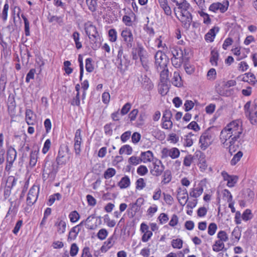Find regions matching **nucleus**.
<instances>
[{"label":"nucleus","mask_w":257,"mask_h":257,"mask_svg":"<svg viewBox=\"0 0 257 257\" xmlns=\"http://www.w3.org/2000/svg\"><path fill=\"white\" fill-rule=\"evenodd\" d=\"M55 226H57V231L59 234H63L65 232L66 228V223L63 220L55 223Z\"/></svg>","instance_id":"393cba45"},{"label":"nucleus","mask_w":257,"mask_h":257,"mask_svg":"<svg viewBox=\"0 0 257 257\" xmlns=\"http://www.w3.org/2000/svg\"><path fill=\"white\" fill-rule=\"evenodd\" d=\"M109 41L114 42L117 40V32L114 29H111L108 31Z\"/></svg>","instance_id":"79ce46f5"},{"label":"nucleus","mask_w":257,"mask_h":257,"mask_svg":"<svg viewBox=\"0 0 257 257\" xmlns=\"http://www.w3.org/2000/svg\"><path fill=\"white\" fill-rule=\"evenodd\" d=\"M187 128L189 129L193 130L195 132H198L200 130V127L198 124V123L195 121H193L191 122L187 126Z\"/></svg>","instance_id":"4d7b16f0"},{"label":"nucleus","mask_w":257,"mask_h":257,"mask_svg":"<svg viewBox=\"0 0 257 257\" xmlns=\"http://www.w3.org/2000/svg\"><path fill=\"white\" fill-rule=\"evenodd\" d=\"M142 162V159L141 157H138L135 156L131 157L128 160V162L130 165L136 166Z\"/></svg>","instance_id":"e433bc0d"},{"label":"nucleus","mask_w":257,"mask_h":257,"mask_svg":"<svg viewBox=\"0 0 257 257\" xmlns=\"http://www.w3.org/2000/svg\"><path fill=\"white\" fill-rule=\"evenodd\" d=\"M130 179L127 176L123 177L117 184L120 189L126 188L130 186Z\"/></svg>","instance_id":"a211bd4d"},{"label":"nucleus","mask_w":257,"mask_h":257,"mask_svg":"<svg viewBox=\"0 0 257 257\" xmlns=\"http://www.w3.org/2000/svg\"><path fill=\"white\" fill-rule=\"evenodd\" d=\"M35 73V69H31L30 70L29 72L27 73L26 77V82L27 83H29L30 81V79H33L34 78V75Z\"/></svg>","instance_id":"0e129e2a"},{"label":"nucleus","mask_w":257,"mask_h":257,"mask_svg":"<svg viewBox=\"0 0 257 257\" xmlns=\"http://www.w3.org/2000/svg\"><path fill=\"white\" fill-rule=\"evenodd\" d=\"M7 162L14 161L16 158L17 152L14 148L10 149L7 151Z\"/></svg>","instance_id":"5701e85b"},{"label":"nucleus","mask_w":257,"mask_h":257,"mask_svg":"<svg viewBox=\"0 0 257 257\" xmlns=\"http://www.w3.org/2000/svg\"><path fill=\"white\" fill-rule=\"evenodd\" d=\"M69 217L71 222H75L78 221L80 218V215L77 211H73L70 213Z\"/></svg>","instance_id":"a19ab883"},{"label":"nucleus","mask_w":257,"mask_h":257,"mask_svg":"<svg viewBox=\"0 0 257 257\" xmlns=\"http://www.w3.org/2000/svg\"><path fill=\"white\" fill-rule=\"evenodd\" d=\"M91 45V47L93 50H96L100 46V38L98 36L96 38L90 36L89 37Z\"/></svg>","instance_id":"6ab92c4d"},{"label":"nucleus","mask_w":257,"mask_h":257,"mask_svg":"<svg viewBox=\"0 0 257 257\" xmlns=\"http://www.w3.org/2000/svg\"><path fill=\"white\" fill-rule=\"evenodd\" d=\"M172 179V173L170 170H166L164 172L163 175V180L162 183L163 184H167L169 183Z\"/></svg>","instance_id":"4be33fe9"},{"label":"nucleus","mask_w":257,"mask_h":257,"mask_svg":"<svg viewBox=\"0 0 257 257\" xmlns=\"http://www.w3.org/2000/svg\"><path fill=\"white\" fill-rule=\"evenodd\" d=\"M121 36L123 38V41L126 43V47L130 49L133 46V36L130 30L125 29L122 30Z\"/></svg>","instance_id":"423d86ee"},{"label":"nucleus","mask_w":257,"mask_h":257,"mask_svg":"<svg viewBox=\"0 0 257 257\" xmlns=\"http://www.w3.org/2000/svg\"><path fill=\"white\" fill-rule=\"evenodd\" d=\"M195 159V156H192L191 155H188L186 156L184 159L183 164L186 167L190 166L193 160Z\"/></svg>","instance_id":"c03bdc74"},{"label":"nucleus","mask_w":257,"mask_h":257,"mask_svg":"<svg viewBox=\"0 0 257 257\" xmlns=\"http://www.w3.org/2000/svg\"><path fill=\"white\" fill-rule=\"evenodd\" d=\"M39 188L33 186L29 190L27 198V204L31 206L36 201L39 194Z\"/></svg>","instance_id":"20e7f679"},{"label":"nucleus","mask_w":257,"mask_h":257,"mask_svg":"<svg viewBox=\"0 0 257 257\" xmlns=\"http://www.w3.org/2000/svg\"><path fill=\"white\" fill-rule=\"evenodd\" d=\"M131 132L130 131L123 133L120 136V140L123 143L126 142L131 137Z\"/></svg>","instance_id":"774afa93"},{"label":"nucleus","mask_w":257,"mask_h":257,"mask_svg":"<svg viewBox=\"0 0 257 257\" xmlns=\"http://www.w3.org/2000/svg\"><path fill=\"white\" fill-rule=\"evenodd\" d=\"M97 1L98 0H86L88 9L91 12H94L96 11L97 7Z\"/></svg>","instance_id":"c85d7f7f"},{"label":"nucleus","mask_w":257,"mask_h":257,"mask_svg":"<svg viewBox=\"0 0 257 257\" xmlns=\"http://www.w3.org/2000/svg\"><path fill=\"white\" fill-rule=\"evenodd\" d=\"M185 18V19L184 20V18L182 17L181 22L183 27L186 30H188L190 28L191 22L192 21V16H190V17Z\"/></svg>","instance_id":"4c0bfd02"},{"label":"nucleus","mask_w":257,"mask_h":257,"mask_svg":"<svg viewBox=\"0 0 257 257\" xmlns=\"http://www.w3.org/2000/svg\"><path fill=\"white\" fill-rule=\"evenodd\" d=\"M194 106V103L192 100H187L184 103L185 111L188 112L191 110Z\"/></svg>","instance_id":"13d9d810"},{"label":"nucleus","mask_w":257,"mask_h":257,"mask_svg":"<svg viewBox=\"0 0 257 257\" xmlns=\"http://www.w3.org/2000/svg\"><path fill=\"white\" fill-rule=\"evenodd\" d=\"M9 8V6L8 2H7L4 5L2 12V19L4 22H5L7 20Z\"/></svg>","instance_id":"864d4df0"},{"label":"nucleus","mask_w":257,"mask_h":257,"mask_svg":"<svg viewBox=\"0 0 257 257\" xmlns=\"http://www.w3.org/2000/svg\"><path fill=\"white\" fill-rule=\"evenodd\" d=\"M131 108V104L129 102L125 103L122 107L120 114L122 115H125L128 113Z\"/></svg>","instance_id":"052dcab7"},{"label":"nucleus","mask_w":257,"mask_h":257,"mask_svg":"<svg viewBox=\"0 0 257 257\" xmlns=\"http://www.w3.org/2000/svg\"><path fill=\"white\" fill-rule=\"evenodd\" d=\"M142 162L144 163L151 162L153 158V154L151 151H148L145 152H142L141 154Z\"/></svg>","instance_id":"412c9836"},{"label":"nucleus","mask_w":257,"mask_h":257,"mask_svg":"<svg viewBox=\"0 0 257 257\" xmlns=\"http://www.w3.org/2000/svg\"><path fill=\"white\" fill-rule=\"evenodd\" d=\"M241 217L244 221H248L251 219L252 217V215L251 210L249 209H246L243 212Z\"/></svg>","instance_id":"37998d69"},{"label":"nucleus","mask_w":257,"mask_h":257,"mask_svg":"<svg viewBox=\"0 0 257 257\" xmlns=\"http://www.w3.org/2000/svg\"><path fill=\"white\" fill-rule=\"evenodd\" d=\"M72 38L75 42L76 48L77 49H81L82 46L81 43L79 41L80 34L77 31H75L72 34Z\"/></svg>","instance_id":"a878e982"},{"label":"nucleus","mask_w":257,"mask_h":257,"mask_svg":"<svg viewBox=\"0 0 257 257\" xmlns=\"http://www.w3.org/2000/svg\"><path fill=\"white\" fill-rule=\"evenodd\" d=\"M153 169L150 170L151 174L154 176H159L163 173L165 169L164 165L160 160L153 164Z\"/></svg>","instance_id":"0eeeda50"},{"label":"nucleus","mask_w":257,"mask_h":257,"mask_svg":"<svg viewBox=\"0 0 257 257\" xmlns=\"http://www.w3.org/2000/svg\"><path fill=\"white\" fill-rule=\"evenodd\" d=\"M221 175L224 180L227 181V185L229 187H233L238 180V177L236 176L230 175L225 171L221 172Z\"/></svg>","instance_id":"6e6552de"},{"label":"nucleus","mask_w":257,"mask_h":257,"mask_svg":"<svg viewBox=\"0 0 257 257\" xmlns=\"http://www.w3.org/2000/svg\"><path fill=\"white\" fill-rule=\"evenodd\" d=\"M21 17L24 20L25 34L26 36H29L30 35V23L24 14H22Z\"/></svg>","instance_id":"bb28decb"},{"label":"nucleus","mask_w":257,"mask_h":257,"mask_svg":"<svg viewBox=\"0 0 257 257\" xmlns=\"http://www.w3.org/2000/svg\"><path fill=\"white\" fill-rule=\"evenodd\" d=\"M79 250V248L75 243H73L71 244L70 247V254L71 256H75Z\"/></svg>","instance_id":"6e6d98bb"},{"label":"nucleus","mask_w":257,"mask_h":257,"mask_svg":"<svg viewBox=\"0 0 257 257\" xmlns=\"http://www.w3.org/2000/svg\"><path fill=\"white\" fill-rule=\"evenodd\" d=\"M13 20L14 24L13 25L11 22L9 23V24L6 27V29L10 33V36H11L12 34L14 32L17 27L16 24V18L15 16L13 17Z\"/></svg>","instance_id":"ea45409f"},{"label":"nucleus","mask_w":257,"mask_h":257,"mask_svg":"<svg viewBox=\"0 0 257 257\" xmlns=\"http://www.w3.org/2000/svg\"><path fill=\"white\" fill-rule=\"evenodd\" d=\"M218 27H213L205 35V39L207 42H212L214 41V39L216 36L217 32L219 31Z\"/></svg>","instance_id":"f8f14e48"},{"label":"nucleus","mask_w":257,"mask_h":257,"mask_svg":"<svg viewBox=\"0 0 257 257\" xmlns=\"http://www.w3.org/2000/svg\"><path fill=\"white\" fill-rule=\"evenodd\" d=\"M155 64H167V56L161 51H158L155 56Z\"/></svg>","instance_id":"9b49d317"},{"label":"nucleus","mask_w":257,"mask_h":257,"mask_svg":"<svg viewBox=\"0 0 257 257\" xmlns=\"http://www.w3.org/2000/svg\"><path fill=\"white\" fill-rule=\"evenodd\" d=\"M107 235L108 231L107 230L104 228H102L98 231L97 234V236L100 240H102L106 238Z\"/></svg>","instance_id":"49530a36"},{"label":"nucleus","mask_w":257,"mask_h":257,"mask_svg":"<svg viewBox=\"0 0 257 257\" xmlns=\"http://www.w3.org/2000/svg\"><path fill=\"white\" fill-rule=\"evenodd\" d=\"M220 137L221 141H223V140H224V142L223 143L224 146H227L228 144H230V141L232 139L231 132H229L225 128L221 132Z\"/></svg>","instance_id":"9d476101"},{"label":"nucleus","mask_w":257,"mask_h":257,"mask_svg":"<svg viewBox=\"0 0 257 257\" xmlns=\"http://www.w3.org/2000/svg\"><path fill=\"white\" fill-rule=\"evenodd\" d=\"M183 241L181 239H173L172 241V245L174 248L180 249L182 247Z\"/></svg>","instance_id":"603ef678"},{"label":"nucleus","mask_w":257,"mask_h":257,"mask_svg":"<svg viewBox=\"0 0 257 257\" xmlns=\"http://www.w3.org/2000/svg\"><path fill=\"white\" fill-rule=\"evenodd\" d=\"M122 54L123 49L121 47L119 48L118 52L117 59L120 60L119 64H122V63H124V64H126L127 63H128L127 60L126 58V56L123 55Z\"/></svg>","instance_id":"c9c22d12"},{"label":"nucleus","mask_w":257,"mask_h":257,"mask_svg":"<svg viewBox=\"0 0 257 257\" xmlns=\"http://www.w3.org/2000/svg\"><path fill=\"white\" fill-rule=\"evenodd\" d=\"M141 138V135L138 132H135L132 136V141L134 144H137L139 142Z\"/></svg>","instance_id":"69168bd1"},{"label":"nucleus","mask_w":257,"mask_h":257,"mask_svg":"<svg viewBox=\"0 0 257 257\" xmlns=\"http://www.w3.org/2000/svg\"><path fill=\"white\" fill-rule=\"evenodd\" d=\"M39 153V150L32 151L30 155V162L29 164L31 167H34L37 162L38 154Z\"/></svg>","instance_id":"aec40b11"},{"label":"nucleus","mask_w":257,"mask_h":257,"mask_svg":"<svg viewBox=\"0 0 257 257\" xmlns=\"http://www.w3.org/2000/svg\"><path fill=\"white\" fill-rule=\"evenodd\" d=\"M69 151V149L68 146H60L58 155L56 158V164H55V162H52L51 168L49 169L48 172H47V169L45 170L48 176L51 175L55 176L58 172L59 166L66 164L68 159L66 156V154L68 153Z\"/></svg>","instance_id":"f257e3e1"},{"label":"nucleus","mask_w":257,"mask_h":257,"mask_svg":"<svg viewBox=\"0 0 257 257\" xmlns=\"http://www.w3.org/2000/svg\"><path fill=\"white\" fill-rule=\"evenodd\" d=\"M170 157L172 159H176L180 156V151L178 149L176 148H173L170 149Z\"/></svg>","instance_id":"3c124183"},{"label":"nucleus","mask_w":257,"mask_h":257,"mask_svg":"<svg viewBox=\"0 0 257 257\" xmlns=\"http://www.w3.org/2000/svg\"><path fill=\"white\" fill-rule=\"evenodd\" d=\"M51 145V141L50 139H47L44 144L42 149V153L44 154H46L50 148Z\"/></svg>","instance_id":"680f3d73"},{"label":"nucleus","mask_w":257,"mask_h":257,"mask_svg":"<svg viewBox=\"0 0 257 257\" xmlns=\"http://www.w3.org/2000/svg\"><path fill=\"white\" fill-rule=\"evenodd\" d=\"M148 172V170L146 166L141 165L137 169V173L141 176H144Z\"/></svg>","instance_id":"bf43d9fd"},{"label":"nucleus","mask_w":257,"mask_h":257,"mask_svg":"<svg viewBox=\"0 0 257 257\" xmlns=\"http://www.w3.org/2000/svg\"><path fill=\"white\" fill-rule=\"evenodd\" d=\"M242 134V129L241 128L235 131L234 132H231V134L232 136V139L230 141L229 147H230L232 145L234 144L235 141L237 140V139L239 138L240 135Z\"/></svg>","instance_id":"b1692460"},{"label":"nucleus","mask_w":257,"mask_h":257,"mask_svg":"<svg viewBox=\"0 0 257 257\" xmlns=\"http://www.w3.org/2000/svg\"><path fill=\"white\" fill-rule=\"evenodd\" d=\"M211 127L208 128L201 136L199 139V143L201 144L200 148L205 150L211 145L212 140V135L210 133Z\"/></svg>","instance_id":"7ed1b4c3"},{"label":"nucleus","mask_w":257,"mask_h":257,"mask_svg":"<svg viewBox=\"0 0 257 257\" xmlns=\"http://www.w3.org/2000/svg\"><path fill=\"white\" fill-rule=\"evenodd\" d=\"M143 201H144L143 198H139L137 200L136 203L132 205V207L131 208V210H132V211H133L135 212V213L133 214V212H131L132 217L134 216V215L135 214V212L138 209V208L140 207L141 206V205L143 204Z\"/></svg>","instance_id":"7c9ffc66"},{"label":"nucleus","mask_w":257,"mask_h":257,"mask_svg":"<svg viewBox=\"0 0 257 257\" xmlns=\"http://www.w3.org/2000/svg\"><path fill=\"white\" fill-rule=\"evenodd\" d=\"M171 85L170 82L160 83L159 85V92L162 96L167 94L170 89Z\"/></svg>","instance_id":"4468645a"},{"label":"nucleus","mask_w":257,"mask_h":257,"mask_svg":"<svg viewBox=\"0 0 257 257\" xmlns=\"http://www.w3.org/2000/svg\"><path fill=\"white\" fill-rule=\"evenodd\" d=\"M177 198L180 205L184 206L188 201V196L187 190L184 188L182 189L181 188L178 189Z\"/></svg>","instance_id":"1a4fd4ad"},{"label":"nucleus","mask_w":257,"mask_h":257,"mask_svg":"<svg viewBox=\"0 0 257 257\" xmlns=\"http://www.w3.org/2000/svg\"><path fill=\"white\" fill-rule=\"evenodd\" d=\"M26 120L27 121V123L29 125H33L34 124L33 123V112L31 109H26Z\"/></svg>","instance_id":"473e14b6"},{"label":"nucleus","mask_w":257,"mask_h":257,"mask_svg":"<svg viewBox=\"0 0 257 257\" xmlns=\"http://www.w3.org/2000/svg\"><path fill=\"white\" fill-rule=\"evenodd\" d=\"M86 34L90 37L91 36L94 38H96L99 36L97 31L96 27L93 25H90L85 28Z\"/></svg>","instance_id":"ddd939ff"},{"label":"nucleus","mask_w":257,"mask_h":257,"mask_svg":"<svg viewBox=\"0 0 257 257\" xmlns=\"http://www.w3.org/2000/svg\"><path fill=\"white\" fill-rule=\"evenodd\" d=\"M136 189L138 190H142L146 186V183L143 178H141L138 179L136 182Z\"/></svg>","instance_id":"09e8293b"},{"label":"nucleus","mask_w":257,"mask_h":257,"mask_svg":"<svg viewBox=\"0 0 257 257\" xmlns=\"http://www.w3.org/2000/svg\"><path fill=\"white\" fill-rule=\"evenodd\" d=\"M198 14L200 15V17L203 18V23L204 24L208 25L211 23V19L208 14L203 12L202 11H199Z\"/></svg>","instance_id":"a18cd8bd"},{"label":"nucleus","mask_w":257,"mask_h":257,"mask_svg":"<svg viewBox=\"0 0 257 257\" xmlns=\"http://www.w3.org/2000/svg\"><path fill=\"white\" fill-rule=\"evenodd\" d=\"M218 53L217 51L213 50L211 52V57L210 58V61L213 64L215 63V64H217V60L218 58Z\"/></svg>","instance_id":"8fccbe9b"},{"label":"nucleus","mask_w":257,"mask_h":257,"mask_svg":"<svg viewBox=\"0 0 257 257\" xmlns=\"http://www.w3.org/2000/svg\"><path fill=\"white\" fill-rule=\"evenodd\" d=\"M53 161H51V159L50 158V155H48L46 158L44 160V165L43 166L44 169H43V172H45L46 174L47 173L45 171V169H47V172H49V170L51 168V166L52 164V163Z\"/></svg>","instance_id":"f704fd0d"},{"label":"nucleus","mask_w":257,"mask_h":257,"mask_svg":"<svg viewBox=\"0 0 257 257\" xmlns=\"http://www.w3.org/2000/svg\"><path fill=\"white\" fill-rule=\"evenodd\" d=\"M115 174L116 171L114 168H109L104 172L103 177L105 179H108L114 176Z\"/></svg>","instance_id":"72a5a7b5"},{"label":"nucleus","mask_w":257,"mask_h":257,"mask_svg":"<svg viewBox=\"0 0 257 257\" xmlns=\"http://www.w3.org/2000/svg\"><path fill=\"white\" fill-rule=\"evenodd\" d=\"M232 235L234 236L235 238L237 239V241L239 240L241 236V231L238 226H236L234 228L232 232Z\"/></svg>","instance_id":"e2e57ef3"},{"label":"nucleus","mask_w":257,"mask_h":257,"mask_svg":"<svg viewBox=\"0 0 257 257\" xmlns=\"http://www.w3.org/2000/svg\"><path fill=\"white\" fill-rule=\"evenodd\" d=\"M223 241L217 240L212 246L213 251L218 252L224 248V244Z\"/></svg>","instance_id":"c756f323"},{"label":"nucleus","mask_w":257,"mask_h":257,"mask_svg":"<svg viewBox=\"0 0 257 257\" xmlns=\"http://www.w3.org/2000/svg\"><path fill=\"white\" fill-rule=\"evenodd\" d=\"M48 20L49 23L55 22L59 24V26H61L64 24L63 18L62 16H57L51 15L49 14L48 16Z\"/></svg>","instance_id":"2eb2a0df"},{"label":"nucleus","mask_w":257,"mask_h":257,"mask_svg":"<svg viewBox=\"0 0 257 257\" xmlns=\"http://www.w3.org/2000/svg\"><path fill=\"white\" fill-rule=\"evenodd\" d=\"M243 153L241 151H238L236 154H235L230 161L231 165H235L236 163L240 160L242 157Z\"/></svg>","instance_id":"58836bf2"},{"label":"nucleus","mask_w":257,"mask_h":257,"mask_svg":"<svg viewBox=\"0 0 257 257\" xmlns=\"http://www.w3.org/2000/svg\"><path fill=\"white\" fill-rule=\"evenodd\" d=\"M167 65H164V69L160 73V83L170 82L169 78V70Z\"/></svg>","instance_id":"f3484780"},{"label":"nucleus","mask_w":257,"mask_h":257,"mask_svg":"<svg viewBox=\"0 0 257 257\" xmlns=\"http://www.w3.org/2000/svg\"><path fill=\"white\" fill-rule=\"evenodd\" d=\"M240 128L241 127L239 125L238 123L235 121L231 122L225 127L229 132H234Z\"/></svg>","instance_id":"cd10ccee"},{"label":"nucleus","mask_w":257,"mask_h":257,"mask_svg":"<svg viewBox=\"0 0 257 257\" xmlns=\"http://www.w3.org/2000/svg\"><path fill=\"white\" fill-rule=\"evenodd\" d=\"M178 9H181L182 10H187L189 7L190 4L186 0H183L182 3H179Z\"/></svg>","instance_id":"338daca9"},{"label":"nucleus","mask_w":257,"mask_h":257,"mask_svg":"<svg viewBox=\"0 0 257 257\" xmlns=\"http://www.w3.org/2000/svg\"><path fill=\"white\" fill-rule=\"evenodd\" d=\"M85 220H83L79 224L76 225L75 226L72 227L71 229L68 236V240H74L76 239L78 234L79 233L81 230L79 227L83 225L84 223L86 226H88L87 227V228L90 229H93V227H89V226L86 223H85Z\"/></svg>","instance_id":"39448f33"},{"label":"nucleus","mask_w":257,"mask_h":257,"mask_svg":"<svg viewBox=\"0 0 257 257\" xmlns=\"http://www.w3.org/2000/svg\"><path fill=\"white\" fill-rule=\"evenodd\" d=\"M217 237L219 239V240L223 241H227L228 239V237L227 233L225 231L221 230L218 232L217 234Z\"/></svg>","instance_id":"5fc2aeb1"},{"label":"nucleus","mask_w":257,"mask_h":257,"mask_svg":"<svg viewBox=\"0 0 257 257\" xmlns=\"http://www.w3.org/2000/svg\"><path fill=\"white\" fill-rule=\"evenodd\" d=\"M251 106V101H247L244 105V113L252 124L257 123V100L253 101Z\"/></svg>","instance_id":"f03ea898"},{"label":"nucleus","mask_w":257,"mask_h":257,"mask_svg":"<svg viewBox=\"0 0 257 257\" xmlns=\"http://www.w3.org/2000/svg\"><path fill=\"white\" fill-rule=\"evenodd\" d=\"M133 152L132 148L128 145H125L122 146L119 151V154L122 155L125 153L127 155H130Z\"/></svg>","instance_id":"2f4dec72"},{"label":"nucleus","mask_w":257,"mask_h":257,"mask_svg":"<svg viewBox=\"0 0 257 257\" xmlns=\"http://www.w3.org/2000/svg\"><path fill=\"white\" fill-rule=\"evenodd\" d=\"M172 84L177 87H181L183 86V82L178 72H175L172 80Z\"/></svg>","instance_id":"dca6fc26"},{"label":"nucleus","mask_w":257,"mask_h":257,"mask_svg":"<svg viewBox=\"0 0 257 257\" xmlns=\"http://www.w3.org/2000/svg\"><path fill=\"white\" fill-rule=\"evenodd\" d=\"M217 228V226L216 223L212 222L209 224L208 227V233L210 235H213L215 234Z\"/></svg>","instance_id":"de8ad7c7"}]
</instances>
